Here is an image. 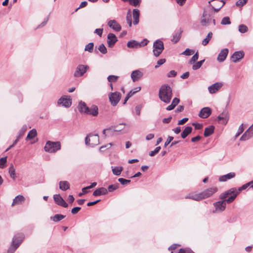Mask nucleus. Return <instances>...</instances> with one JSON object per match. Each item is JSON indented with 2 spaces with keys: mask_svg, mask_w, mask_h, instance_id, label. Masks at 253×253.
Listing matches in <instances>:
<instances>
[{
  "mask_svg": "<svg viewBox=\"0 0 253 253\" xmlns=\"http://www.w3.org/2000/svg\"><path fill=\"white\" fill-rule=\"evenodd\" d=\"M240 191H225L222 193L220 198V201L213 203L215 209L212 211L213 213H219L225 210L226 203H232L240 193Z\"/></svg>",
  "mask_w": 253,
  "mask_h": 253,
  "instance_id": "f257e3e1",
  "label": "nucleus"
},
{
  "mask_svg": "<svg viewBox=\"0 0 253 253\" xmlns=\"http://www.w3.org/2000/svg\"><path fill=\"white\" fill-rule=\"evenodd\" d=\"M172 93L171 87L168 84H164L159 89V97L160 100L168 104L172 98Z\"/></svg>",
  "mask_w": 253,
  "mask_h": 253,
  "instance_id": "f03ea898",
  "label": "nucleus"
},
{
  "mask_svg": "<svg viewBox=\"0 0 253 253\" xmlns=\"http://www.w3.org/2000/svg\"><path fill=\"white\" fill-rule=\"evenodd\" d=\"M213 193V191H202L200 193H197V191H195L190 193L185 198H189L195 201H200L210 197Z\"/></svg>",
  "mask_w": 253,
  "mask_h": 253,
  "instance_id": "7ed1b4c3",
  "label": "nucleus"
},
{
  "mask_svg": "<svg viewBox=\"0 0 253 253\" xmlns=\"http://www.w3.org/2000/svg\"><path fill=\"white\" fill-rule=\"evenodd\" d=\"M61 148V143L59 141H47L44 147L45 151L50 153H54L60 150Z\"/></svg>",
  "mask_w": 253,
  "mask_h": 253,
  "instance_id": "20e7f679",
  "label": "nucleus"
},
{
  "mask_svg": "<svg viewBox=\"0 0 253 253\" xmlns=\"http://www.w3.org/2000/svg\"><path fill=\"white\" fill-rule=\"evenodd\" d=\"M25 235L22 233L16 234L12 238L10 247L15 248L16 250L20 246L24 239Z\"/></svg>",
  "mask_w": 253,
  "mask_h": 253,
  "instance_id": "39448f33",
  "label": "nucleus"
},
{
  "mask_svg": "<svg viewBox=\"0 0 253 253\" xmlns=\"http://www.w3.org/2000/svg\"><path fill=\"white\" fill-rule=\"evenodd\" d=\"M85 143L87 145L94 147L99 143V136L97 134H89L85 138Z\"/></svg>",
  "mask_w": 253,
  "mask_h": 253,
  "instance_id": "423d86ee",
  "label": "nucleus"
},
{
  "mask_svg": "<svg viewBox=\"0 0 253 253\" xmlns=\"http://www.w3.org/2000/svg\"><path fill=\"white\" fill-rule=\"evenodd\" d=\"M153 48L154 55L156 57H158L162 53L164 49L163 42L160 40H156L153 43Z\"/></svg>",
  "mask_w": 253,
  "mask_h": 253,
  "instance_id": "0eeeda50",
  "label": "nucleus"
},
{
  "mask_svg": "<svg viewBox=\"0 0 253 253\" xmlns=\"http://www.w3.org/2000/svg\"><path fill=\"white\" fill-rule=\"evenodd\" d=\"M89 68L88 65H84L83 64L79 65L74 73V76L76 78H79L83 76L84 73H86L87 70Z\"/></svg>",
  "mask_w": 253,
  "mask_h": 253,
  "instance_id": "6e6552de",
  "label": "nucleus"
},
{
  "mask_svg": "<svg viewBox=\"0 0 253 253\" xmlns=\"http://www.w3.org/2000/svg\"><path fill=\"white\" fill-rule=\"evenodd\" d=\"M121 94L119 92H111L109 94V99L111 105L116 106L120 101Z\"/></svg>",
  "mask_w": 253,
  "mask_h": 253,
  "instance_id": "1a4fd4ad",
  "label": "nucleus"
},
{
  "mask_svg": "<svg viewBox=\"0 0 253 253\" xmlns=\"http://www.w3.org/2000/svg\"><path fill=\"white\" fill-rule=\"evenodd\" d=\"M148 41L144 39L141 42H139L135 40H132L128 42L127 46L129 48H138L141 46H145L147 44Z\"/></svg>",
  "mask_w": 253,
  "mask_h": 253,
  "instance_id": "9d476101",
  "label": "nucleus"
},
{
  "mask_svg": "<svg viewBox=\"0 0 253 253\" xmlns=\"http://www.w3.org/2000/svg\"><path fill=\"white\" fill-rule=\"evenodd\" d=\"M57 103L65 107L68 108L72 104V99L70 96H63L58 99Z\"/></svg>",
  "mask_w": 253,
  "mask_h": 253,
  "instance_id": "9b49d317",
  "label": "nucleus"
},
{
  "mask_svg": "<svg viewBox=\"0 0 253 253\" xmlns=\"http://www.w3.org/2000/svg\"><path fill=\"white\" fill-rule=\"evenodd\" d=\"M53 199L55 203L58 206L63 208H67L68 204L65 201L63 198L59 194H55L53 196Z\"/></svg>",
  "mask_w": 253,
  "mask_h": 253,
  "instance_id": "f8f14e48",
  "label": "nucleus"
},
{
  "mask_svg": "<svg viewBox=\"0 0 253 253\" xmlns=\"http://www.w3.org/2000/svg\"><path fill=\"white\" fill-rule=\"evenodd\" d=\"M253 137V124L245 132L240 138L241 141H245Z\"/></svg>",
  "mask_w": 253,
  "mask_h": 253,
  "instance_id": "ddd939ff",
  "label": "nucleus"
},
{
  "mask_svg": "<svg viewBox=\"0 0 253 253\" xmlns=\"http://www.w3.org/2000/svg\"><path fill=\"white\" fill-rule=\"evenodd\" d=\"M223 86V84L220 82H216L208 87L210 93L213 94L218 91Z\"/></svg>",
  "mask_w": 253,
  "mask_h": 253,
  "instance_id": "4468645a",
  "label": "nucleus"
},
{
  "mask_svg": "<svg viewBox=\"0 0 253 253\" xmlns=\"http://www.w3.org/2000/svg\"><path fill=\"white\" fill-rule=\"evenodd\" d=\"M244 56V52L243 51H238L235 52L232 55L231 60L236 63L242 59Z\"/></svg>",
  "mask_w": 253,
  "mask_h": 253,
  "instance_id": "2eb2a0df",
  "label": "nucleus"
},
{
  "mask_svg": "<svg viewBox=\"0 0 253 253\" xmlns=\"http://www.w3.org/2000/svg\"><path fill=\"white\" fill-rule=\"evenodd\" d=\"M211 21V16L204 12L201 20V24L203 26H208Z\"/></svg>",
  "mask_w": 253,
  "mask_h": 253,
  "instance_id": "dca6fc26",
  "label": "nucleus"
},
{
  "mask_svg": "<svg viewBox=\"0 0 253 253\" xmlns=\"http://www.w3.org/2000/svg\"><path fill=\"white\" fill-rule=\"evenodd\" d=\"M211 113V110L209 107H204L200 111L199 116L203 119L209 117Z\"/></svg>",
  "mask_w": 253,
  "mask_h": 253,
  "instance_id": "f3484780",
  "label": "nucleus"
},
{
  "mask_svg": "<svg viewBox=\"0 0 253 253\" xmlns=\"http://www.w3.org/2000/svg\"><path fill=\"white\" fill-rule=\"evenodd\" d=\"M143 74L139 70H136L132 72L131 78L133 82L139 81L142 77Z\"/></svg>",
  "mask_w": 253,
  "mask_h": 253,
  "instance_id": "a211bd4d",
  "label": "nucleus"
},
{
  "mask_svg": "<svg viewBox=\"0 0 253 253\" xmlns=\"http://www.w3.org/2000/svg\"><path fill=\"white\" fill-rule=\"evenodd\" d=\"M117 41V38L115 34L113 33H109L108 35L107 43L109 47H112Z\"/></svg>",
  "mask_w": 253,
  "mask_h": 253,
  "instance_id": "6ab92c4d",
  "label": "nucleus"
},
{
  "mask_svg": "<svg viewBox=\"0 0 253 253\" xmlns=\"http://www.w3.org/2000/svg\"><path fill=\"white\" fill-rule=\"evenodd\" d=\"M229 50L228 48H224L222 49L219 52L218 55L217 60L219 62H223L225 59L226 58L228 54Z\"/></svg>",
  "mask_w": 253,
  "mask_h": 253,
  "instance_id": "aec40b11",
  "label": "nucleus"
},
{
  "mask_svg": "<svg viewBox=\"0 0 253 253\" xmlns=\"http://www.w3.org/2000/svg\"><path fill=\"white\" fill-rule=\"evenodd\" d=\"M108 25L109 27L117 32L120 31L122 29L121 25L115 20L109 21Z\"/></svg>",
  "mask_w": 253,
  "mask_h": 253,
  "instance_id": "412c9836",
  "label": "nucleus"
},
{
  "mask_svg": "<svg viewBox=\"0 0 253 253\" xmlns=\"http://www.w3.org/2000/svg\"><path fill=\"white\" fill-rule=\"evenodd\" d=\"M235 176L234 172H230L228 174L221 175L219 177V181L221 182H225L227 180L234 178Z\"/></svg>",
  "mask_w": 253,
  "mask_h": 253,
  "instance_id": "4be33fe9",
  "label": "nucleus"
},
{
  "mask_svg": "<svg viewBox=\"0 0 253 253\" xmlns=\"http://www.w3.org/2000/svg\"><path fill=\"white\" fill-rule=\"evenodd\" d=\"M98 114V107L96 105H92L90 108L88 107V110L85 114L96 116Z\"/></svg>",
  "mask_w": 253,
  "mask_h": 253,
  "instance_id": "5701e85b",
  "label": "nucleus"
},
{
  "mask_svg": "<svg viewBox=\"0 0 253 253\" xmlns=\"http://www.w3.org/2000/svg\"><path fill=\"white\" fill-rule=\"evenodd\" d=\"M182 32L183 30L180 28L177 32L173 34V38L171 40V42L174 43H177L180 40Z\"/></svg>",
  "mask_w": 253,
  "mask_h": 253,
  "instance_id": "b1692460",
  "label": "nucleus"
},
{
  "mask_svg": "<svg viewBox=\"0 0 253 253\" xmlns=\"http://www.w3.org/2000/svg\"><path fill=\"white\" fill-rule=\"evenodd\" d=\"M25 198L22 195L17 196L13 200L12 206L21 204L25 201Z\"/></svg>",
  "mask_w": 253,
  "mask_h": 253,
  "instance_id": "393cba45",
  "label": "nucleus"
},
{
  "mask_svg": "<svg viewBox=\"0 0 253 253\" xmlns=\"http://www.w3.org/2000/svg\"><path fill=\"white\" fill-rule=\"evenodd\" d=\"M78 108L81 113L86 114L88 107L87 106L85 102L81 101L78 105Z\"/></svg>",
  "mask_w": 253,
  "mask_h": 253,
  "instance_id": "a878e982",
  "label": "nucleus"
},
{
  "mask_svg": "<svg viewBox=\"0 0 253 253\" xmlns=\"http://www.w3.org/2000/svg\"><path fill=\"white\" fill-rule=\"evenodd\" d=\"M140 12L138 9L133 10V24L137 25L139 21Z\"/></svg>",
  "mask_w": 253,
  "mask_h": 253,
  "instance_id": "bb28decb",
  "label": "nucleus"
},
{
  "mask_svg": "<svg viewBox=\"0 0 253 253\" xmlns=\"http://www.w3.org/2000/svg\"><path fill=\"white\" fill-rule=\"evenodd\" d=\"M218 121H222L221 123L223 125H226L227 123L228 118L226 113H222L217 117Z\"/></svg>",
  "mask_w": 253,
  "mask_h": 253,
  "instance_id": "cd10ccee",
  "label": "nucleus"
},
{
  "mask_svg": "<svg viewBox=\"0 0 253 253\" xmlns=\"http://www.w3.org/2000/svg\"><path fill=\"white\" fill-rule=\"evenodd\" d=\"M192 127L191 126H186L181 133V136L182 138H185L190 133H191Z\"/></svg>",
  "mask_w": 253,
  "mask_h": 253,
  "instance_id": "c85d7f7f",
  "label": "nucleus"
},
{
  "mask_svg": "<svg viewBox=\"0 0 253 253\" xmlns=\"http://www.w3.org/2000/svg\"><path fill=\"white\" fill-rule=\"evenodd\" d=\"M214 127L213 126H210L205 128L204 131V136L208 137L211 135L214 132Z\"/></svg>",
  "mask_w": 253,
  "mask_h": 253,
  "instance_id": "c756f323",
  "label": "nucleus"
},
{
  "mask_svg": "<svg viewBox=\"0 0 253 253\" xmlns=\"http://www.w3.org/2000/svg\"><path fill=\"white\" fill-rule=\"evenodd\" d=\"M212 35L213 34L211 32H209L206 37L202 41V44L204 46L207 45L211 39Z\"/></svg>",
  "mask_w": 253,
  "mask_h": 253,
  "instance_id": "7c9ffc66",
  "label": "nucleus"
},
{
  "mask_svg": "<svg viewBox=\"0 0 253 253\" xmlns=\"http://www.w3.org/2000/svg\"><path fill=\"white\" fill-rule=\"evenodd\" d=\"M65 217V215L61 214H56L50 217V219L54 222H58Z\"/></svg>",
  "mask_w": 253,
  "mask_h": 253,
  "instance_id": "2f4dec72",
  "label": "nucleus"
},
{
  "mask_svg": "<svg viewBox=\"0 0 253 253\" xmlns=\"http://www.w3.org/2000/svg\"><path fill=\"white\" fill-rule=\"evenodd\" d=\"M59 184L60 190H68L70 188L69 183L66 181H60Z\"/></svg>",
  "mask_w": 253,
  "mask_h": 253,
  "instance_id": "473e14b6",
  "label": "nucleus"
},
{
  "mask_svg": "<svg viewBox=\"0 0 253 253\" xmlns=\"http://www.w3.org/2000/svg\"><path fill=\"white\" fill-rule=\"evenodd\" d=\"M123 169L122 167H115L112 168V171L114 174L116 175H120Z\"/></svg>",
  "mask_w": 253,
  "mask_h": 253,
  "instance_id": "72a5a7b5",
  "label": "nucleus"
},
{
  "mask_svg": "<svg viewBox=\"0 0 253 253\" xmlns=\"http://www.w3.org/2000/svg\"><path fill=\"white\" fill-rule=\"evenodd\" d=\"M8 172L10 177L14 179L16 177L15 170L14 166L12 164H11L10 166Z\"/></svg>",
  "mask_w": 253,
  "mask_h": 253,
  "instance_id": "f704fd0d",
  "label": "nucleus"
},
{
  "mask_svg": "<svg viewBox=\"0 0 253 253\" xmlns=\"http://www.w3.org/2000/svg\"><path fill=\"white\" fill-rule=\"evenodd\" d=\"M36 135H37L36 130L35 129H33L29 132L26 139L27 140H28L32 139V138H34Z\"/></svg>",
  "mask_w": 253,
  "mask_h": 253,
  "instance_id": "c9c22d12",
  "label": "nucleus"
},
{
  "mask_svg": "<svg viewBox=\"0 0 253 253\" xmlns=\"http://www.w3.org/2000/svg\"><path fill=\"white\" fill-rule=\"evenodd\" d=\"M94 44L93 42H90L86 44L85 46L84 50L88 51L90 53L93 52Z\"/></svg>",
  "mask_w": 253,
  "mask_h": 253,
  "instance_id": "e433bc0d",
  "label": "nucleus"
},
{
  "mask_svg": "<svg viewBox=\"0 0 253 253\" xmlns=\"http://www.w3.org/2000/svg\"><path fill=\"white\" fill-rule=\"evenodd\" d=\"M205 61V59L201 60L200 61L197 62L195 63L192 66V69L194 70H196L198 69H199L203 64V63Z\"/></svg>",
  "mask_w": 253,
  "mask_h": 253,
  "instance_id": "4c0bfd02",
  "label": "nucleus"
},
{
  "mask_svg": "<svg viewBox=\"0 0 253 253\" xmlns=\"http://www.w3.org/2000/svg\"><path fill=\"white\" fill-rule=\"evenodd\" d=\"M238 30L241 33H245L248 31V28L244 24H241L239 26Z\"/></svg>",
  "mask_w": 253,
  "mask_h": 253,
  "instance_id": "58836bf2",
  "label": "nucleus"
},
{
  "mask_svg": "<svg viewBox=\"0 0 253 253\" xmlns=\"http://www.w3.org/2000/svg\"><path fill=\"white\" fill-rule=\"evenodd\" d=\"M109 191H94L93 195L98 196L101 195H105L108 194Z\"/></svg>",
  "mask_w": 253,
  "mask_h": 253,
  "instance_id": "ea45409f",
  "label": "nucleus"
},
{
  "mask_svg": "<svg viewBox=\"0 0 253 253\" xmlns=\"http://www.w3.org/2000/svg\"><path fill=\"white\" fill-rule=\"evenodd\" d=\"M129 4L133 6H138L141 1V0H128Z\"/></svg>",
  "mask_w": 253,
  "mask_h": 253,
  "instance_id": "a19ab883",
  "label": "nucleus"
},
{
  "mask_svg": "<svg viewBox=\"0 0 253 253\" xmlns=\"http://www.w3.org/2000/svg\"><path fill=\"white\" fill-rule=\"evenodd\" d=\"M230 24H231V21L230 20V18L228 16L223 17L221 21V25H229Z\"/></svg>",
  "mask_w": 253,
  "mask_h": 253,
  "instance_id": "79ce46f5",
  "label": "nucleus"
},
{
  "mask_svg": "<svg viewBox=\"0 0 253 253\" xmlns=\"http://www.w3.org/2000/svg\"><path fill=\"white\" fill-rule=\"evenodd\" d=\"M7 157H3L0 159V168L3 169L6 166Z\"/></svg>",
  "mask_w": 253,
  "mask_h": 253,
  "instance_id": "37998d69",
  "label": "nucleus"
},
{
  "mask_svg": "<svg viewBox=\"0 0 253 253\" xmlns=\"http://www.w3.org/2000/svg\"><path fill=\"white\" fill-rule=\"evenodd\" d=\"M99 51L102 54H106L107 52V50L103 43L101 44L98 48Z\"/></svg>",
  "mask_w": 253,
  "mask_h": 253,
  "instance_id": "c03bdc74",
  "label": "nucleus"
},
{
  "mask_svg": "<svg viewBox=\"0 0 253 253\" xmlns=\"http://www.w3.org/2000/svg\"><path fill=\"white\" fill-rule=\"evenodd\" d=\"M252 181L248 182L244 185H243L241 187H239L238 190H246L247 188H252Z\"/></svg>",
  "mask_w": 253,
  "mask_h": 253,
  "instance_id": "a18cd8bd",
  "label": "nucleus"
},
{
  "mask_svg": "<svg viewBox=\"0 0 253 253\" xmlns=\"http://www.w3.org/2000/svg\"><path fill=\"white\" fill-rule=\"evenodd\" d=\"M126 20L127 21V23H128L129 26L130 27L132 26V17L131 14L130 12H128L127 13Z\"/></svg>",
  "mask_w": 253,
  "mask_h": 253,
  "instance_id": "49530a36",
  "label": "nucleus"
},
{
  "mask_svg": "<svg viewBox=\"0 0 253 253\" xmlns=\"http://www.w3.org/2000/svg\"><path fill=\"white\" fill-rule=\"evenodd\" d=\"M119 78V76H115V75H110L108 77L107 80L109 82H116Z\"/></svg>",
  "mask_w": 253,
  "mask_h": 253,
  "instance_id": "de8ad7c7",
  "label": "nucleus"
},
{
  "mask_svg": "<svg viewBox=\"0 0 253 253\" xmlns=\"http://www.w3.org/2000/svg\"><path fill=\"white\" fill-rule=\"evenodd\" d=\"M136 91H133V90H131L127 94V96H129V97H131L133 95H134L136 92L139 91L141 90V87L138 86L136 87Z\"/></svg>",
  "mask_w": 253,
  "mask_h": 253,
  "instance_id": "09e8293b",
  "label": "nucleus"
},
{
  "mask_svg": "<svg viewBox=\"0 0 253 253\" xmlns=\"http://www.w3.org/2000/svg\"><path fill=\"white\" fill-rule=\"evenodd\" d=\"M194 52V50L192 49H190L189 48H186L185 51H184L181 54L184 55L186 56H189L191 54H193Z\"/></svg>",
  "mask_w": 253,
  "mask_h": 253,
  "instance_id": "8fccbe9b",
  "label": "nucleus"
},
{
  "mask_svg": "<svg viewBox=\"0 0 253 253\" xmlns=\"http://www.w3.org/2000/svg\"><path fill=\"white\" fill-rule=\"evenodd\" d=\"M244 130V128L243 126V124H242L238 128V130L235 135V137L237 138V137H238L243 132Z\"/></svg>",
  "mask_w": 253,
  "mask_h": 253,
  "instance_id": "3c124183",
  "label": "nucleus"
},
{
  "mask_svg": "<svg viewBox=\"0 0 253 253\" xmlns=\"http://www.w3.org/2000/svg\"><path fill=\"white\" fill-rule=\"evenodd\" d=\"M161 147L158 146L154 150L151 151L149 153V155L151 157L154 156L156 154L158 153L160 150H161Z\"/></svg>",
  "mask_w": 253,
  "mask_h": 253,
  "instance_id": "603ef678",
  "label": "nucleus"
},
{
  "mask_svg": "<svg viewBox=\"0 0 253 253\" xmlns=\"http://www.w3.org/2000/svg\"><path fill=\"white\" fill-rule=\"evenodd\" d=\"M118 181L122 184V185H126L130 182V180H127L124 179L123 178H120L118 179Z\"/></svg>",
  "mask_w": 253,
  "mask_h": 253,
  "instance_id": "864d4df0",
  "label": "nucleus"
},
{
  "mask_svg": "<svg viewBox=\"0 0 253 253\" xmlns=\"http://www.w3.org/2000/svg\"><path fill=\"white\" fill-rule=\"evenodd\" d=\"M120 184L119 183H116L115 184H111L108 186V190H117V189L120 188Z\"/></svg>",
  "mask_w": 253,
  "mask_h": 253,
  "instance_id": "5fc2aeb1",
  "label": "nucleus"
},
{
  "mask_svg": "<svg viewBox=\"0 0 253 253\" xmlns=\"http://www.w3.org/2000/svg\"><path fill=\"white\" fill-rule=\"evenodd\" d=\"M166 62V59H159L157 62V65H155V68H158L159 66H160L161 65H162V64H163L164 63H165Z\"/></svg>",
  "mask_w": 253,
  "mask_h": 253,
  "instance_id": "6e6d98bb",
  "label": "nucleus"
},
{
  "mask_svg": "<svg viewBox=\"0 0 253 253\" xmlns=\"http://www.w3.org/2000/svg\"><path fill=\"white\" fill-rule=\"evenodd\" d=\"M199 58V55L198 52H197L191 58L190 63H192V62H195L196 61L198 60Z\"/></svg>",
  "mask_w": 253,
  "mask_h": 253,
  "instance_id": "4d7b16f0",
  "label": "nucleus"
},
{
  "mask_svg": "<svg viewBox=\"0 0 253 253\" xmlns=\"http://www.w3.org/2000/svg\"><path fill=\"white\" fill-rule=\"evenodd\" d=\"M247 2V0H239L236 2L237 6H242L245 5Z\"/></svg>",
  "mask_w": 253,
  "mask_h": 253,
  "instance_id": "13d9d810",
  "label": "nucleus"
},
{
  "mask_svg": "<svg viewBox=\"0 0 253 253\" xmlns=\"http://www.w3.org/2000/svg\"><path fill=\"white\" fill-rule=\"evenodd\" d=\"M97 184L96 182L92 183L89 186L84 187L82 188V190H88L89 189L92 188L95 186Z\"/></svg>",
  "mask_w": 253,
  "mask_h": 253,
  "instance_id": "bf43d9fd",
  "label": "nucleus"
},
{
  "mask_svg": "<svg viewBox=\"0 0 253 253\" xmlns=\"http://www.w3.org/2000/svg\"><path fill=\"white\" fill-rule=\"evenodd\" d=\"M218 2H219L220 3V6H219V7L218 8H215L214 7H213V9H214V11L215 12H218L220 9V8L224 5L225 4V2L223 1V0H218Z\"/></svg>",
  "mask_w": 253,
  "mask_h": 253,
  "instance_id": "052dcab7",
  "label": "nucleus"
},
{
  "mask_svg": "<svg viewBox=\"0 0 253 253\" xmlns=\"http://www.w3.org/2000/svg\"><path fill=\"white\" fill-rule=\"evenodd\" d=\"M176 75L177 73L176 71H175L174 70H171L168 74L167 76L169 78L174 77L176 76Z\"/></svg>",
  "mask_w": 253,
  "mask_h": 253,
  "instance_id": "680f3d73",
  "label": "nucleus"
},
{
  "mask_svg": "<svg viewBox=\"0 0 253 253\" xmlns=\"http://www.w3.org/2000/svg\"><path fill=\"white\" fill-rule=\"evenodd\" d=\"M103 31V28H99L95 29L94 33L98 35L99 37H101Z\"/></svg>",
  "mask_w": 253,
  "mask_h": 253,
  "instance_id": "e2e57ef3",
  "label": "nucleus"
},
{
  "mask_svg": "<svg viewBox=\"0 0 253 253\" xmlns=\"http://www.w3.org/2000/svg\"><path fill=\"white\" fill-rule=\"evenodd\" d=\"M81 209V208L79 207H76L73 208L71 210V212L72 214H75L77 213L80 211V210Z\"/></svg>",
  "mask_w": 253,
  "mask_h": 253,
  "instance_id": "0e129e2a",
  "label": "nucleus"
},
{
  "mask_svg": "<svg viewBox=\"0 0 253 253\" xmlns=\"http://www.w3.org/2000/svg\"><path fill=\"white\" fill-rule=\"evenodd\" d=\"M173 139V137L172 136H169L165 143V147L167 146Z\"/></svg>",
  "mask_w": 253,
  "mask_h": 253,
  "instance_id": "69168bd1",
  "label": "nucleus"
},
{
  "mask_svg": "<svg viewBox=\"0 0 253 253\" xmlns=\"http://www.w3.org/2000/svg\"><path fill=\"white\" fill-rule=\"evenodd\" d=\"M141 107L140 106H136L135 108L136 114L138 116L140 115Z\"/></svg>",
  "mask_w": 253,
  "mask_h": 253,
  "instance_id": "338daca9",
  "label": "nucleus"
},
{
  "mask_svg": "<svg viewBox=\"0 0 253 253\" xmlns=\"http://www.w3.org/2000/svg\"><path fill=\"white\" fill-rule=\"evenodd\" d=\"M179 101L180 100L178 98L175 97L173 99L171 104L175 107L179 103Z\"/></svg>",
  "mask_w": 253,
  "mask_h": 253,
  "instance_id": "774afa93",
  "label": "nucleus"
}]
</instances>
